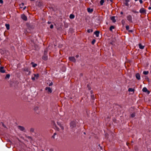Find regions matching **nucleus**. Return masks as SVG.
<instances>
[{"mask_svg": "<svg viewBox=\"0 0 151 151\" xmlns=\"http://www.w3.org/2000/svg\"><path fill=\"white\" fill-rule=\"evenodd\" d=\"M57 123L58 125L61 128V129L63 131L64 129V127L63 125L60 122L58 121L57 122Z\"/></svg>", "mask_w": 151, "mask_h": 151, "instance_id": "obj_1", "label": "nucleus"}, {"mask_svg": "<svg viewBox=\"0 0 151 151\" xmlns=\"http://www.w3.org/2000/svg\"><path fill=\"white\" fill-rule=\"evenodd\" d=\"M127 20L129 21L130 22H132V18L131 15H129L127 16Z\"/></svg>", "mask_w": 151, "mask_h": 151, "instance_id": "obj_2", "label": "nucleus"}, {"mask_svg": "<svg viewBox=\"0 0 151 151\" xmlns=\"http://www.w3.org/2000/svg\"><path fill=\"white\" fill-rule=\"evenodd\" d=\"M69 60L74 63L76 62V59L74 57H69Z\"/></svg>", "mask_w": 151, "mask_h": 151, "instance_id": "obj_3", "label": "nucleus"}, {"mask_svg": "<svg viewBox=\"0 0 151 151\" xmlns=\"http://www.w3.org/2000/svg\"><path fill=\"white\" fill-rule=\"evenodd\" d=\"M21 17L22 19L24 21H27V17L24 14L21 15Z\"/></svg>", "mask_w": 151, "mask_h": 151, "instance_id": "obj_4", "label": "nucleus"}, {"mask_svg": "<svg viewBox=\"0 0 151 151\" xmlns=\"http://www.w3.org/2000/svg\"><path fill=\"white\" fill-rule=\"evenodd\" d=\"M45 90L47 91L48 93H51L52 92V90L50 87H46L45 88Z\"/></svg>", "mask_w": 151, "mask_h": 151, "instance_id": "obj_5", "label": "nucleus"}, {"mask_svg": "<svg viewBox=\"0 0 151 151\" xmlns=\"http://www.w3.org/2000/svg\"><path fill=\"white\" fill-rule=\"evenodd\" d=\"M146 10L143 8L139 10V12L141 13H146Z\"/></svg>", "mask_w": 151, "mask_h": 151, "instance_id": "obj_6", "label": "nucleus"}, {"mask_svg": "<svg viewBox=\"0 0 151 151\" xmlns=\"http://www.w3.org/2000/svg\"><path fill=\"white\" fill-rule=\"evenodd\" d=\"M0 72L2 73H4L5 72V70H4L3 67H0Z\"/></svg>", "mask_w": 151, "mask_h": 151, "instance_id": "obj_7", "label": "nucleus"}, {"mask_svg": "<svg viewBox=\"0 0 151 151\" xmlns=\"http://www.w3.org/2000/svg\"><path fill=\"white\" fill-rule=\"evenodd\" d=\"M144 92H147V93L149 94L150 93V91H148L146 87H144L143 88L142 90Z\"/></svg>", "mask_w": 151, "mask_h": 151, "instance_id": "obj_8", "label": "nucleus"}, {"mask_svg": "<svg viewBox=\"0 0 151 151\" xmlns=\"http://www.w3.org/2000/svg\"><path fill=\"white\" fill-rule=\"evenodd\" d=\"M136 78L138 80H139L140 79V74L139 73L136 74Z\"/></svg>", "mask_w": 151, "mask_h": 151, "instance_id": "obj_9", "label": "nucleus"}, {"mask_svg": "<svg viewBox=\"0 0 151 151\" xmlns=\"http://www.w3.org/2000/svg\"><path fill=\"white\" fill-rule=\"evenodd\" d=\"M94 33L96 35V37H98L99 35V31H96L94 32Z\"/></svg>", "mask_w": 151, "mask_h": 151, "instance_id": "obj_10", "label": "nucleus"}, {"mask_svg": "<svg viewBox=\"0 0 151 151\" xmlns=\"http://www.w3.org/2000/svg\"><path fill=\"white\" fill-rule=\"evenodd\" d=\"M33 75L36 79H37L39 77L38 74H34Z\"/></svg>", "mask_w": 151, "mask_h": 151, "instance_id": "obj_11", "label": "nucleus"}, {"mask_svg": "<svg viewBox=\"0 0 151 151\" xmlns=\"http://www.w3.org/2000/svg\"><path fill=\"white\" fill-rule=\"evenodd\" d=\"M111 19L113 22H116V20L115 19V17L114 16H113L111 17Z\"/></svg>", "mask_w": 151, "mask_h": 151, "instance_id": "obj_12", "label": "nucleus"}, {"mask_svg": "<svg viewBox=\"0 0 151 151\" xmlns=\"http://www.w3.org/2000/svg\"><path fill=\"white\" fill-rule=\"evenodd\" d=\"M19 129L21 131H23L24 129V128L22 126H19L18 127Z\"/></svg>", "mask_w": 151, "mask_h": 151, "instance_id": "obj_13", "label": "nucleus"}, {"mask_svg": "<svg viewBox=\"0 0 151 151\" xmlns=\"http://www.w3.org/2000/svg\"><path fill=\"white\" fill-rule=\"evenodd\" d=\"M139 47L140 49H143L144 47V46L142 45L141 44H139Z\"/></svg>", "mask_w": 151, "mask_h": 151, "instance_id": "obj_14", "label": "nucleus"}, {"mask_svg": "<svg viewBox=\"0 0 151 151\" xmlns=\"http://www.w3.org/2000/svg\"><path fill=\"white\" fill-rule=\"evenodd\" d=\"M75 124L73 122H71L70 123V127H72V128L75 127Z\"/></svg>", "mask_w": 151, "mask_h": 151, "instance_id": "obj_15", "label": "nucleus"}, {"mask_svg": "<svg viewBox=\"0 0 151 151\" xmlns=\"http://www.w3.org/2000/svg\"><path fill=\"white\" fill-rule=\"evenodd\" d=\"M31 64L32 65V66L33 68L36 67L37 65V64L34 63L32 62L31 63Z\"/></svg>", "mask_w": 151, "mask_h": 151, "instance_id": "obj_16", "label": "nucleus"}, {"mask_svg": "<svg viewBox=\"0 0 151 151\" xmlns=\"http://www.w3.org/2000/svg\"><path fill=\"white\" fill-rule=\"evenodd\" d=\"M134 89L131 88H129L128 89V91L129 92H133V93H134Z\"/></svg>", "mask_w": 151, "mask_h": 151, "instance_id": "obj_17", "label": "nucleus"}, {"mask_svg": "<svg viewBox=\"0 0 151 151\" xmlns=\"http://www.w3.org/2000/svg\"><path fill=\"white\" fill-rule=\"evenodd\" d=\"M93 10L92 9H91L90 8L88 9V11L89 12H92L93 11Z\"/></svg>", "mask_w": 151, "mask_h": 151, "instance_id": "obj_18", "label": "nucleus"}, {"mask_svg": "<svg viewBox=\"0 0 151 151\" xmlns=\"http://www.w3.org/2000/svg\"><path fill=\"white\" fill-rule=\"evenodd\" d=\"M5 26L7 29H9V24H6Z\"/></svg>", "mask_w": 151, "mask_h": 151, "instance_id": "obj_19", "label": "nucleus"}, {"mask_svg": "<svg viewBox=\"0 0 151 151\" xmlns=\"http://www.w3.org/2000/svg\"><path fill=\"white\" fill-rule=\"evenodd\" d=\"M104 0H101L100 1V4L101 5H102L104 3Z\"/></svg>", "mask_w": 151, "mask_h": 151, "instance_id": "obj_20", "label": "nucleus"}, {"mask_svg": "<svg viewBox=\"0 0 151 151\" xmlns=\"http://www.w3.org/2000/svg\"><path fill=\"white\" fill-rule=\"evenodd\" d=\"M149 73V72L148 71H143V74H144V75H147Z\"/></svg>", "mask_w": 151, "mask_h": 151, "instance_id": "obj_21", "label": "nucleus"}, {"mask_svg": "<svg viewBox=\"0 0 151 151\" xmlns=\"http://www.w3.org/2000/svg\"><path fill=\"white\" fill-rule=\"evenodd\" d=\"M114 29V26H111L110 27V30L111 31H112V29Z\"/></svg>", "mask_w": 151, "mask_h": 151, "instance_id": "obj_22", "label": "nucleus"}, {"mask_svg": "<svg viewBox=\"0 0 151 151\" xmlns=\"http://www.w3.org/2000/svg\"><path fill=\"white\" fill-rule=\"evenodd\" d=\"M70 18L71 19H73L74 18V16L73 14H71L70 16Z\"/></svg>", "mask_w": 151, "mask_h": 151, "instance_id": "obj_23", "label": "nucleus"}, {"mask_svg": "<svg viewBox=\"0 0 151 151\" xmlns=\"http://www.w3.org/2000/svg\"><path fill=\"white\" fill-rule=\"evenodd\" d=\"M93 32V30L92 29H88L87 30V32L88 33L92 32Z\"/></svg>", "mask_w": 151, "mask_h": 151, "instance_id": "obj_24", "label": "nucleus"}, {"mask_svg": "<svg viewBox=\"0 0 151 151\" xmlns=\"http://www.w3.org/2000/svg\"><path fill=\"white\" fill-rule=\"evenodd\" d=\"M126 2L125 3V4L126 6H129V4L128 3V2L129 1V0H126Z\"/></svg>", "mask_w": 151, "mask_h": 151, "instance_id": "obj_25", "label": "nucleus"}, {"mask_svg": "<svg viewBox=\"0 0 151 151\" xmlns=\"http://www.w3.org/2000/svg\"><path fill=\"white\" fill-rule=\"evenodd\" d=\"M10 77V75L9 74H7L5 77V78L6 79L7 78H9Z\"/></svg>", "mask_w": 151, "mask_h": 151, "instance_id": "obj_26", "label": "nucleus"}, {"mask_svg": "<svg viewBox=\"0 0 151 151\" xmlns=\"http://www.w3.org/2000/svg\"><path fill=\"white\" fill-rule=\"evenodd\" d=\"M24 70L25 71L28 72L29 71V69L28 68H25Z\"/></svg>", "mask_w": 151, "mask_h": 151, "instance_id": "obj_27", "label": "nucleus"}, {"mask_svg": "<svg viewBox=\"0 0 151 151\" xmlns=\"http://www.w3.org/2000/svg\"><path fill=\"white\" fill-rule=\"evenodd\" d=\"M122 23L123 25H124L125 24V21L124 20H122Z\"/></svg>", "mask_w": 151, "mask_h": 151, "instance_id": "obj_28", "label": "nucleus"}, {"mask_svg": "<svg viewBox=\"0 0 151 151\" xmlns=\"http://www.w3.org/2000/svg\"><path fill=\"white\" fill-rule=\"evenodd\" d=\"M131 116L133 118L135 116V114L134 113H133L131 114Z\"/></svg>", "mask_w": 151, "mask_h": 151, "instance_id": "obj_29", "label": "nucleus"}, {"mask_svg": "<svg viewBox=\"0 0 151 151\" xmlns=\"http://www.w3.org/2000/svg\"><path fill=\"white\" fill-rule=\"evenodd\" d=\"M87 88H88V89L89 90H90L91 89V88L90 86L88 84L87 85Z\"/></svg>", "mask_w": 151, "mask_h": 151, "instance_id": "obj_30", "label": "nucleus"}, {"mask_svg": "<svg viewBox=\"0 0 151 151\" xmlns=\"http://www.w3.org/2000/svg\"><path fill=\"white\" fill-rule=\"evenodd\" d=\"M24 4L23 3H22L20 5V7L21 8H22L23 7V6L24 5Z\"/></svg>", "mask_w": 151, "mask_h": 151, "instance_id": "obj_31", "label": "nucleus"}, {"mask_svg": "<svg viewBox=\"0 0 151 151\" xmlns=\"http://www.w3.org/2000/svg\"><path fill=\"white\" fill-rule=\"evenodd\" d=\"M95 42H96V40H93L92 41V42H91L92 44H94V43H95Z\"/></svg>", "mask_w": 151, "mask_h": 151, "instance_id": "obj_32", "label": "nucleus"}, {"mask_svg": "<svg viewBox=\"0 0 151 151\" xmlns=\"http://www.w3.org/2000/svg\"><path fill=\"white\" fill-rule=\"evenodd\" d=\"M126 29L127 30H128L129 29V26H128V25L126 26Z\"/></svg>", "mask_w": 151, "mask_h": 151, "instance_id": "obj_33", "label": "nucleus"}, {"mask_svg": "<svg viewBox=\"0 0 151 151\" xmlns=\"http://www.w3.org/2000/svg\"><path fill=\"white\" fill-rule=\"evenodd\" d=\"M56 135V133H54L53 134V135L52 136V137L53 138H55V136Z\"/></svg>", "mask_w": 151, "mask_h": 151, "instance_id": "obj_34", "label": "nucleus"}, {"mask_svg": "<svg viewBox=\"0 0 151 151\" xmlns=\"http://www.w3.org/2000/svg\"><path fill=\"white\" fill-rule=\"evenodd\" d=\"M91 98L93 99L94 100V96L93 95H92L91 96Z\"/></svg>", "mask_w": 151, "mask_h": 151, "instance_id": "obj_35", "label": "nucleus"}, {"mask_svg": "<svg viewBox=\"0 0 151 151\" xmlns=\"http://www.w3.org/2000/svg\"><path fill=\"white\" fill-rule=\"evenodd\" d=\"M35 79H36L35 78L34 76L33 77V76H32V80L34 81V80H35Z\"/></svg>", "mask_w": 151, "mask_h": 151, "instance_id": "obj_36", "label": "nucleus"}, {"mask_svg": "<svg viewBox=\"0 0 151 151\" xmlns=\"http://www.w3.org/2000/svg\"><path fill=\"white\" fill-rule=\"evenodd\" d=\"M50 28H51V29H52L53 27V25H52L51 24L50 26Z\"/></svg>", "mask_w": 151, "mask_h": 151, "instance_id": "obj_37", "label": "nucleus"}, {"mask_svg": "<svg viewBox=\"0 0 151 151\" xmlns=\"http://www.w3.org/2000/svg\"><path fill=\"white\" fill-rule=\"evenodd\" d=\"M0 3L1 4H3V1L2 0H0Z\"/></svg>", "mask_w": 151, "mask_h": 151, "instance_id": "obj_38", "label": "nucleus"}, {"mask_svg": "<svg viewBox=\"0 0 151 151\" xmlns=\"http://www.w3.org/2000/svg\"><path fill=\"white\" fill-rule=\"evenodd\" d=\"M139 1L140 4H142L143 3V1L142 0H139Z\"/></svg>", "mask_w": 151, "mask_h": 151, "instance_id": "obj_39", "label": "nucleus"}, {"mask_svg": "<svg viewBox=\"0 0 151 151\" xmlns=\"http://www.w3.org/2000/svg\"><path fill=\"white\" fill-rule=\"evenodd\" d=\"M53 84V83H52V82H51V83H50V84H49V86H52Z\"/></svg>", "mask_w": 151, "mask_h": 151, "instance_id": "obj_40", "label": "nucleus"}, {"mask_svg": "<svg viewBox=\"0 0 151 151\" xmlns=\"http://www.w3.org/2000/svg\"><path fill=\"white\" fill-rule=\"evenodd\" d=\"M30 131H31V132H34V129H32V128L30 129Z\"/></svg>", "mask_w": 151, "mask_h": 151, "instance_id": "obj_41", "label": "nucleus"}, {"mask_svg": "<svg viewBox=\"0 0 151 151\" xmlns=\"http://www.w3.org/2000/svg\"><path fill=\"white\" fill-rule=\"evenodd\" d=\"M79 56L78 55H77L76 56V58H78L79 57Z\"/></svg>", "mask_w": 151, "mask_h": 151, "instance_id": "obj_42", "label": "nucleus"}, {"mask_svg": "<svg viewBox=\"0 0 151 151\" xmlns=\"http://www.w3.org/2000/svg\"><path fill=\"white\" fill-rule=\"evenodd\" d=\"M99 146L100 147V148L101 149H102V147L100 146L99 145Z\"/></svg>", "mask_w": 151, "mask_h": 151, "instance_id": "obj_43", "label": "nucleus"}, {"mask_svg": "<svg viewBox=\"0 0 151 151\" xmlns=\"http://www.w3.org/2000/svg\"><path fill=\"white\" fill-rule=\"evenodd\" d=\"M93 93V91H91V93L92 94Z\"/></svg>", "mask_w": 151, "mask_h": 151, "instance_id": "obj_44", "label": "nucleus"}, {"mask_svg": "<svg viewBox=\"0 0 151 151\" xmlns=\"http://www.w3.org/2000/svg\"><path fill=\"white\" fill-rule=\"evenodd\" d=\"M148 9L149 10L151 9V7H149Z\"/></svg>", "mask_w": 151, "mask_h": 151, "instance_id": "obj_45", "label": "nucleus"}, {"mask_svg": "<svg viewBox=\"0 0 151 151\" xmlns=\"http://www.w3.org/2000/svg\"><path fill=\"white\" fill-rule=\"evenodd\" d=\"M2 125L3 127H6L4 124L3 123L2 124Z\"/></svg>", "mask_w": 151, "mask_h": 151, "instance_id": "obj_46", "label": "nucleus"}, {"mask_svg": "<svg viewBox=\"0 0 151 151\" xmlns=\"http://www.w3.org/2000/svg\"><path fill=\"white\" fill-rule=\"evenodd\" d=\"M129 32H132V30H129Z\"/></svg>", "mask_w": 151, "mask_h": 151, "instance_id": "obj_47", "label": "nucleus"}, {"mask_svg": "<svg viewBox=\"0 0 151 151\" xmlns=\"http://www.w3.org/2000/svg\"><path fill=\"white\" fill-rule=\"evenodd\" d=\"M47 23H48V24H50V23H51V22H47Z\"/></svg>", "mask_w": 151, "mask_h": 151, "instance_id": "obj_48", "label": "nucleus"}, {"mask_svg": "<svg viewBox=\"0 0 151 151\" xmlns=\"http://www.w3.org/2000/svg\"><path fill=\"white\" fill-rule=\"evenodd\" d=\"M26 6H25V7H24V8L23 9L24 10L26 9Z\"/></svg>", "mask_w": 151, "mask_h": 151, "instance_id": "obj_49", "label": "nucleus"}, {"mask_svg": "<svg viewBox=\"0 0 151 151\" xmlns=\"http://www.w3.org/2000/svg\"><path fill=\"white\" fill-rule=\"evenodd\" d=\"M47 58H43L44 60H46L47 59Z\"/></svg>", "mask_w": 151, "mask_h": 151, "instance_id": "obj_50", "label": "nucleus"}, {"mask_svg": "<svg viewBox=\"0 0 151 151\" xmlns=\"http://www.w3.org/2000/svg\"><path fill=\"white\" fill-rule=\"evenodd\" d=\"M121 14H123V12H121Z\"/></svg>", "mask_w": 151, "mask_h": 151, "instance_id": "obj_51", "label": "nucleus"}, {"mask_svg": "<svg viewBox=\"0 0 151 151\" xmlns=\"http://www.w3.org/2000/svg\"><path fill=\"white\" fill-rule=\"evenodd\" d=\"M150 5H151V0H150Z\"/></svg>", "mask_w": 151, "mask_h": 151, "instance_id": "obj_52", "label": "nucleus"}, {"mask_svg": "<svg viewBox=\"0 0 151 151\" xmlns=\"http://www.w3.org/2000/svg\"><path fill=\"white\" fill-rule=\"evenodd\" d=\"M31 1H34L35 0H30Z\"/></svg>", "mask_w": 151, "mask_h": 151, "instance_id": "obj_53", "label": "nucleus"}, {"mask_svg": "<svg viewBox=\"0 0 151 151\" xmlns=\"http://www.w3.org/2000/svg\"><path fill=\"white\" fill-rule=\"evenodd\" d=\"M111 2L112 1V0H109Z\"/></svg>", "mask_w": 151, "mask_h": 151, "instance_id": "obj_54", "label": "nucleus"}, {"mask_svg": "<svg viewBox=\"0 0 151 151\" xmlns=\"http://www.w3.org/2000/svg\"><path fill=\"white\" fill-rule=\"evenodd\" d=\"M127 145H128V143H127Z\"/></svg>", "mask_w": 151, "mask_h": 151, "instance_id": "obj_55", "label": "nucleus"}, {"mask_svg": "<svg viewBox=\"0 0 151 151\" xmlns=\"http://www.w3.org/2000/svg\"><path fill=\"white\" fill-rule=\"evenodd\" d=\"M127 145H128V143H127Z\"/></svg>", "mask_w": 151, "mask_h": 151, "instance_id": "obj_56", "label": "nucleus"}, {"mask_svg": "<svg viewBox=\"0 0 151 151\" xmlns=\"http://www.w3.org/2000/svg\"><path fill=\"white\" fill-rule=\"evenodd\" d=\"M36 108L37 109H38V108L37 107H36Z\"/></svg>", "mask_w": 151, "mask_h": 151, "instance_id": "obj_57", "label": "nucleus"}, {"mask_svg": "<svg viewBox=\"0 0 151 151\" xmlns=\"http://www.w3.org/2000/svg\"><path fill=\"white\" fill-rule=\"evenodd\" d=\"M84 134H86V133H85V132H84Z\"/></svg>", "mask_w": 151, "mask_h": 151, "instance_id": "obj_58", "label": "nucleus"}, {"mask_svg": "<svg viewBox=\"0 0 151 151\" xmlns=\"http://www.w3.org/2000/svg\"><path fill=\"white\" fill-rule=\"evenodd\" d=\"M135 1H137L138 0H135Z\"/></svg>", "mask_w": 151, "mask_h": 151, "instance_id": "obj_59", "label": "nucleus"}]
</instances>
